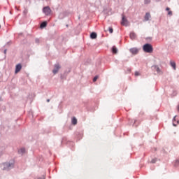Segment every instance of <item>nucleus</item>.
<instances>
[{"mask_svg": "<svg viewBox=\"0 0 179 179\" xmlns=\"http://www.w3.org/2000/svg\"><path fill=\"white\" fill-rule=\"evenodd\" d=\"M143 50L145 52L152 53L153 52V47L152 45H144Z\"/></svg>", "mask_w": 179, "mask_h": 179, "instance_id": "nucleus-1", "label": "nucleus"}, {"mask_svg": "<svg viewBox=\"0 0 179 179\" xmlns=\"http://www.w3.org/2000/svg\"><path fill=\"white\" fill-rule=\"evenodd\" d=\"M43 12L46 16H50V15H51L52 10L50 6H46L43 8Z\"/></svg>", "mask_w": 179, "mask_h": 179, "instance_id": "nucleus-2", "label": "nucleus"}, {"mask_svg": "<svg viewBox=\"0 0 179 179\" xmlns=\"http://www.w3.org/2000/svg\"><path fill=\"white\" fill-rule=\"evenodd\" d=\"M122 26H128V20L125 17V15H122V19L121 22Z\"/></svg>", "mask_w": 179, "mask_h": 179, "instance_id": "nucleus-3", "label": "nucleus"}, {"mask_svg": "<svg viewBox=\"0 0 179 179\" xmlns=\"http://www.w3.org/2000/svg\"><path fill=\"white\" fill-rule=\"evenodd\" d=\"M60 68L61 66H59V64L55 65V69L52 71L54 75H55L56 73H58V71H59Z\"/></svg>", "mask_w": 179, "mask_h": 179, "instance_id": "nucleus-4", "label": "nucleus"}, {"mask_svg": "<svg viewBox=\"0 0 179 179\" xmlns=\"http://www.w3.org/2000/svg\"><path fill=\"white\" fill-rule=\"evenodd\" d=\"M21 70H22V64H17L15 66V73H19V72H20Z\"/></svg>", "mask_w": 179, "mask_h": 179, "instance_id": "nucleus-5", "label": "nucleus"}, {"mask_svg": "<svg viewBox=\"0 0 179 179\" xmlns=\"http://www.w3.org/2000/svg\"><path fill=\"white\" fill-rule=\"evenodd\" d=\"M130 52H131V54H133L134 55H136V54L139 52V50H138V48H133L130 49Z\"/></svg>", "mask_w": 179, "mask_h": 179, "instance_id": "nucleus-6", "label": "nucleus"}, {"mask_svg": "<svg viewBox=\"0 0 179 179\" xmlns=\"http://www.w3.org/2000/svg\"><path fill=\"white\" fill-rule=\"evenodd\" d=\"M3 165L4 166L5 169H8V170L13 167V164L10 163H4Z\"/></svg>", "mask_w": 179, "mask_h": 179, "instance_id": "nucleus-7", "label": "nucleus"}, {"mask_svg": "<svg viewBox=\"0 0 179 179\" xmlns=\"http://www.w3.org/2000/svg\"><path fill=\"white\" fill-rule=\"evenodd\" d=\"M130 38L131 40H135V38H136V34H135V32H131L130 33Z\"/></svg>", "mask_w": 179, "mask_h": 179, "instance_id": "nucleus-8", "label": "nucleus"}, {"mask_svg": "<svg viewBox=\"0 0 179 179\" xmlns=\"http://www.w3.org/2000/svg\"><path fill=\"white\" fill-rule=\"evenodd\" d=\"M90 38H92V40H94V38H97V34L96 32H92L90 34Z\"/></svg>", "mask_w": 179, "mask_h": 179, "instance_id": "nucleus-9", "label": "nucleus"}, {"mask_svg": "<svg viewBox=\"0 0 179 179\" xmlns=\"http://www.w3.org/2000/svg\"><path fill=\"white\" fill-rule=\"evenodd\" d=\"M153 69L155 70L156 72H157V73H160L162 72V71L160 70V68H159V66H154Z\"/></svg>", "mask_w": 179, "mask_h": 179, "instance_id": "nucleus-10", "label": "nucleus"}, {"mask_svg": "<svg viewBox=\"0 0 179 179\" xmlns=\"http://www.w3.org/2000/svg\"><path fill=\"white\" fill-rule=\"evenodd\" d=\"M19 155H24L26 153V150L24 148H21L18 150Z\"/></svg>", "mask_w": 179, "mask_h": 179, "instance_id": "nucleus-11", "label": "nucleus"}, {"mask_svg": "<svg viewBox=\"0 0 179 179\" xmlns=\"http://www.w3.org/2000/svg\"><path fill=\"white\" fill-rule=\"evenodd\" d=\"M170 65H171V66H172V68H173L174 71H176V62L171 61Z\"/></svg>", "mask_w": 179, "mask_h": 179, "instance_id": "nucleus-12", "label": "nucleus"}, {"mask_svg": "<svg viewBox=\"0 0 179 179\" xmlns=\"http://www.w3.org/2000/svg\"><path fill=\"white\" fill-rule=\"evenodd\" d=\"M112 52L113 54H117L118 52V49L115 46H113L112 48Z\"/></svg>", "mask_w": 179, "mask_h": 179, "instance_id": "nucleus-13", "label": "nucleus"}, {"mask_svg": "<svg viewBox=\"0 0 179 179\" xmlns=\"http://www.w3.org/2000/svg\"><path fill=\"white\" fill-rule=\"evenodd\" d=\"M149 19H150V13H147L145 15V20L148 21L149 20Z\"/></svg>", "mask_w": 179, "mask_h": 179, "instance_id": "nucleus-14", "label": "nucleus"}, {"mask_svg": "<svg viewBox=\"0 0 179 179\" xmlns=\"http://www.w3.org/2000/svg\"><path fill=\"white\" fill-rule=\"evenodd\" d=\"M41 29H44V27H47V22H43L41 24Z\"/></svg>", "mask_w": 179, "mask_h": 179, "instance_id": "nucleus-15", "label": "nucleus"}, {"mask_svg": "<svg viewBox=\"0 0 179 179\" xmlns=\"http://www.w3.org/2000/svg\"><path fill=\"white\" fill-rule=\"evenodd\" d=\"M72 124L73 125H76L78 124V120L76 119V117H73Z\"/></svg>", "mask_w": 179, "mask_h": 179, "instance_id": "nucleus-16", "label": "nucleus"}, {"mask_svg": "<svg viewBox=\"0 0 179 179\" xmlns=\"http://www.w3.org/2000/svg\"><path fill=\"white\" fill-rule=\"evenodd\" d=\"M144 3H145V5H148V4L150 3V0H144Z\"/></svg>", "mask_w": 179, "mask_h": 179, "instance_id": "nucleus-17", "label": "nucleus"}, {"mask_svg": "<svg viewBox=\"0 0 179 179\" xmlns=\"http://www.w3.org/2000/svg\"><path fill=\"white\" fill-rule=\"evenodd\" d=\"M156 162H157V159H153L151 160L150 163H152V164H154L155 163H156Z\"/></svg>", "mask_w": 179, "mask_h": 179, "instance_id": "nucleus-18", "label": "nucleus"}, {"mask_svg": "<svg viewBox=\"0 0 179 179\" xmlns=\"http://www.w3.org/2000/svg\"><path fill=\"white\" fill-rule=\"evenodd\" d=\"M168 15H169V16H172V15H173V11L169 10V11L168 12Z\"/></svg>", "mask_w": 179, "mask_h": 179, "instance_id": "nucleus-19", "label": "nucleus"}, {"mask_svg": "<svg viewBox=\"0 0 179 179\" xmlns=\"http://www.w3.org/2000/svg\"><path fill=\"white\" fill-rule=\"evenodd\" d=\"M97 79H99V76H95L93 79V82H96V80H97Z\"/></svg>", "mask_w": 179, "mask_h": 179, "instance_id": "nucleus-20", "label": "nucleus"}, {"mask_svg": "<svg viewBox=\"0 0 179 179\" xmlns=\"http://www.w3.org/2000/svg\"><path fill=\"white\" fill-rule=\"evenodd\" d=\"M113 31H114V30L113 29V28H112V27H109V32H110V34H112Z\"/></svg>", "mask_w": 179, "mask_h": 179, "instance_id": "nucleus-21", "label": "nucleus"}, {"mask_svg": "<svg viewBox=\"0 0 179 179\" xmlns=\"http://www.w3.org/2000/svg\"><path fill=\"white\" fill-rule=\"evenodd\" d=\"M141 75L138 71L135 72V76H139Z\"/></svg>", "mask_w": 179, "mask_h": 179, "instance_id": "nucleus-22", "label": "nucleus"}, {"mask_svg": "<svg viewBox=\"0 0 179 179\" xmlns=\"http://www.w3.org/2000/svg\"><path fill=\"white\" fill-rule=\"evenodd\" d=\"M166 10H168V12L170 11V8L167 7V8H166Z\"/></svg>", "mask_w": 179, "mask_h": 179, "instance_id": "nucleus-23", "label": "nucleus"}, {"mask_svg": "<svg viewBox=\"0 0 179 179\" xmlns=\"http://www.w3.org/2000/svg\"><path fill=\"white\" fill-rule=\"evenodd\" d=\"M144 45H150V44L146 43V44H145Z\"/></svg>", "mask_w": 179, "mask_h": 179, "instance_id": "nucleus-24", "label": "nucleus"}, {"mask_svg": "<svg viewBox=\"0 0 179 179\" xmlns=\"http://www.w3.org/2000/svg\"><path fill=\"white\" fill-rule=\"evenodd\" d=\"M47 102H48V103H50V99H47Z\"/></svg>", "mask_w": 179, "mask_h": 179, "instance_id": "nucleus-25", "label": "nucleus"}, {"mask_svg": "<svg viewBox=\"0 0 179 179\" xmlns=\"http://www.w3.org/2000/svg\"><path fill=\"white\" fill-rule=\"evenodd\" d=\"M1 155H2V152L0 151V156H1Z\"/></svg>", "mask_w": 179, "mask_h": 179, "instance_id": "nucleus-26", "label": "nucleus"}, {"mask_svg": "<svg viewBox=\"0 0 179 179\" xmlns=\"http://www.w3.org/2000/svg\"><path fill=\"white\" fill-rule=\"evenodd\" d=\"M4 54H6V50H4Z\"/></svg>", "mask_w": 179, "mask_h": 179, "instance_id": "nucleus-27", "label": "nucleus"}, {"mask_svg": "<svg viewBox=\"0 0 179 179\" xmlns=\"http://www.w3.org/2000/svg\"><path fill=\"white\" fill-rule=\"evenodd\" d=\"M36 43L38 42V39H36Z\"/></svg>", "mask_w": 179, "mask_h": 179, "instance_id": "nucleus-28", "label": "nucleus"}, {"mask_svg": "<svg viewBox=\"0 0 179 179\" xmlns=\"http://www.w3.org/2000/svg\"><path fill=\"white\" fill-rule=\"evenodd\" d=\"M149 40H152V38H149Z\"/></svg>", "mask_w": 179, "mask_h": 179, "instance_id": "nucleus-29", "label": "nucleus"}, {"mask_svg": "<svg viewBox=\"0 0 179 179\" xmlns=\"http://www.w3.org/2000/svg\"><path fill=\"white\" fill-rule=\"evenodd\" d=\"M178 111H179V106H178Z\"/></svg>", "mask_w": 179, "mask_h": 179, "instance_id": "nucleus-30", "label": "nucleus"}, {"mask_svg": "<svg viewBox=\"0 0 179 179\" xmlns=\"http://www.w3.org/2000/svg\"><path fill=\"white\" fill-rule=\"evenodd\" d=\"M173 120H176V116L174 117Z\"/></svg>", "mask_w": 179, "mask_h": 179, "instance_id": "nucleus-31", "label": "nucleus"}, {"mask_svg": "<svg viewBox=\"0 0 179 179\" xmlns=\"http://www.w3.org/2000/svg\"><path fill=\"white\" fill-rule=\"evenodd\" d=\"M0 29H1V25H0Z\"/></svg>", "mask_w": 179, "mask_h": 179, "instance_id": "nucleus-32", "label": "nucleus"}]
</instances>
